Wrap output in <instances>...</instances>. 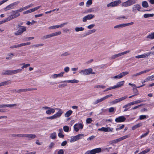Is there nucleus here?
I'll use <instances>...</instances> for the list:
<instances>
[{"label":"nucleus","mask_w":154,"mask_h":154,"mask_svg":"<svg viewBox=\"0 0 154 154\" xmlns=\"http://www.w3.org/2000/svg\"><path fill=\"white\" fill-rule=\"evenodd\" d=\"M130 137V135L129 134H128L127 135H125L124 136L122 137V140L125 139L129 137Z\"/></svg>","instance_id":"nucleus-60"},{"label":"nucleus","mask_w":154,"mask_h":154,"mask_svg":"<svg viewBox=\"0 0 154 154\" xmlns=\"http://www.w3.org/2000/svg\"><path fill=\"white\" fill-rule=\"evenodd\" d=\"M64 72H62L60 73L59 74H57V77H61L63 76L64 74Z\"/></svg>","instance_id":"nucleus-57"},{"label":"nucleus","mask_w":154,"mask_h":154,"mask_svg":"<svg viewBox=\"0 0 154 154\" xmlns=\"http://www.w3.org/2000/svg\"><path fill=\"white\" fill-rule=\"evenodd\" d=\"M22 65H23V66L21 67V68L22 69H23L24 68H26L30 66V64L29 63L25 64L23 63L22 64Z\"/></svg>","instance_id":"nucleus-43"},{"label":"nucleus","mask_w":154,"mask_h":154,"mask_svg":"<svg viewBox=\"0 0 154 154\" xmlns=\"http://www.w3.org/2000/svg\"><path fill=\"white\" fill-rule=\"evenodd\" d=\"M10 82L9 80L5 81L0 83L1 86L6 85L10 83Z\"/></svg>","instance_id":"nucleus-31"},{"label":"nucleus","mask_w":154,"mask_h":154,"mask_svg":"<svg viewBox=\"0 0 154 154\" xmlns=\"http://www.w3.org/2000/svg\"><path fill=\"white\" fill-rule=\"evenodd\" d=\"M154 15V14H145L143 15L144 18H146L149 17H152Z\"/></svg>","instance_id":"nucleus-38"},{"label":"nucleus","mask_w":154,"mask_h":154,"mask_svg":"<svg viewBox=\"0 0 154 154\" xmlns=\"http://www.w3.org/2000/svg\"><path fill=\"white\" fill-rule=\"evenodd\" d=\"M96 30L95 29L89 30L86 32L85 33V34L84 35V36L85 37L89 35L90 34L94 33L95 32H96Z\"/></svg>","instance_id":"nucleus-26"},{"label":"nucleus","mask_w":154,"mask_h":154,"mask_svg":"<svg viewBox=\"0 0 154 154\" xmlns=\"http://www.w3.org/2000/svg\"><path fill=\"white\" fill-rule=\"evenodd\" d=\"M147 57H148L149 55H154V52L151 51L147 53L146 54Z\"/></svg>","instance_id":"nucleus-52"},{"label":"nucleus","mask_w":154,"mask_h":154,"mask_svg":"<svg viewBox=\"0 0 154 154\" xmlns=\"http://www.w3.org/2000/svg\"><path fill=\"white\" fill-rule=\"evenodd\" d=\"M12 74L14 75L21 72L22 71V69H19L16 70H12Z\"/></svg>","instance_id":"nucleus-33"},{"label":"nucleus","mask_w":154,"mask_h":154,"mask_svg":"<svg viewBox=\"0 0 154 154\" xmlns=\"http://www.w3.org/2000/svg\"><path fill=\"white\" fill-rule=\"evenodd\" d=\"M79 73L82 75H85V69L81 70L79 72Z\"/></svg>","instance_id":"nucleus-63"},{"label":"nucleus","mask_w":154,"mask_h":154,"mask_svg":"<svg viewBox=\"0 0 154 154\" xmlns=\"http://www.w3.org/2000/svg\"><path fill=\"white\" fill-rule=\"evenodd\" d=\"M142 6L146 8L149 7V5L147 2L146 1H144L142 2Z\"/></svg>","instance_id":"nucleus-30"},{"label":"nucleus","mask_w":154,"mask_h":154,"mask_svg":"<svg viewBox=\"0 0 154 154\" xmlns=\"http://www.w3.org/2000/svg\"><path fill=\"white\" fill-rule=\"evenodd\" d=\"M95 137V136L94 135H92L91 137H89L88 138H87V140H92L93 139H94Z\"/></svg>","instance_id":"nucleus-54"},{"label":"nucleus","mask_w":154,"mask_h":154,"mask_svg":"<svg viewBox=\"0 0 154 154\" xmlns=\"http://www.w3.org/2000/svg\"><path fill=\"white\" fill-rule=\"evenodd\" d=\"M126 119L124 116H121L116 118L115 119V121L117 123L121 122H124Z\"/></svg>","instance_id":"nucleus-16"},{"label":"nucleus","mask_w":154,"mask_h":154,"mask_svg":"<svg viewBox=\"0 0 154 154\" xmlns=\"http://www.w3.org/2000/svg\"><path fill=\"white\" fill-rule=\"evenodd\" d=\"M84 136L83 134H79L75 136L72 137L70 140V142H72L77 140L79 139H81L82 137Z\"/></svg>","instance_id":"nucleus-6"},{"label":"nucleus","mask_w":154,"mask_h":154,"mask_svg":"<svg viewBox=\"0 0 154 154\" xmlns=\"http://www.w3.org/2000/svg\"><path fill=\"white\" fill-rule=\"evenodd\" d=\"M12 12L13 14L6 18L7 21H9L18 17L20 15V14L18 13L16 10H13Z\"/></svg>","instance_id":"nucleus-4"},{"label":"nucleus","mask_w":154,"mask_h":154,"mask_svg":"<svg viewBox=\"0 0 154 154\" xmlns=\"http://www.w3.org/2000/svg\"><path fill=\"white\" fill-rule=\"evenodd\" d=\"M141 8V7L140 5L136 4L134 5L132 7V11L133 13H136L137 11H140Z\"/></svg>","instance_id":"nucleus-9"},{"label":"nucleus","mask_w":154,"mask_h":154,"mask_svg":"<svg viewBox=\"0 0 154 154\" xmlns=\"http://www.w3.org/2000/svg\"><path fill=\"white\" fill-rule=\"evenodd\" d=\"M70 54L69 52H65L64 53L62 54H61V56H68V55H69Z\"/></svg>","instance_id":"nucleus-48"},{"label":"nucleus","mask_w":154,"mask_h":154,"mask_svg":"<svg viewBox=\"0 0 154 154\" xmlns=\"http://www.w3.org/2000/svg\"><path fill=\"white\" fill-rule=\"evenodd\" d=\"M92 121V120L91 118H89L86 119V122L87 123L89 124Z\"/></svg>","instance_id":"nucleus-49"},{"label":"nucleus","mask_w":154,"mask_h":154,"mask_svg":"<svg viewBox=\"0 0 154 154\" xmlns=\"http://www.w3.org/2000/svg\"><path fill=\"white\" fill-rule=\"evenodd\" d=\"M20 3V2L17 1L7 6L4 8L5 11H7L13 9L15 8L16 6Z\"/></svg>","instance_id":"nucleus-5"},{"label":"nucleus","mask_w":154,"mask_h":154,"mask_svg":"<svg viewBox=\"0 0 154 154\" xmlns=\"http://www.w3.org/2000/svg\"><path fill=\"white\" fill-rule=\"evenodd\" d=\"M75 30L76 32L83 31L84 30V28L82 27H76Z\"/></svg>","instance_id":"nucleus-32"},{"label":"nucleus","mask_w":154,"mask_h":154,"mask_svg":"<svg viewBox=\"0 0 154 154\" xmlns=\"http://www.w3.org/2000/svg\"><path fill=\"white\" fill-rule=\"evenodd\" d=\"M61 32L60 31H58L57 32H56L54 33H51L52 37H54L58 35L61 34Z\"/></svg>","instance_id":"nucleus-36"},{"label":"nucleus","mask_w":154,"mask_h":154,"mask_svg":"<svg viewBox=\"0 0 154 154\" xmlns=\"http://www.w3.org/2000/svg\"><path fill=\"white\" fill-rule=\"evenodd\" d=\"M151 70L150 69H146L144 71H142L139 72H138L136 74H133L132 75L131 77L132 78H134V77L138 76V75H140L141 74L143 73H146L149 71Z\"/></svg>","instance_id":"nucleus-17"},{"label":"nucleus","mask_w":154,"mask_h":154,"mask_svg":"<svg viewBox=\"0 0 154 154\" xmlns=\"http://www.w3.org/2000/svg\"><path fill=\"white\" fill-rule=\"evenodd\" d=\"M133 24V22H131L127 23L121 24L115 26H114V28L115 29H120L121 28L124 27L126 26L132 25Z\"/></svg>","instance_id":"nucleus-7"},{"label":"nucleus","mask_w":154,"mask_h":154,"mask_svg":"<svg viewBox=\"0 0 154 154\" xmlns=\"http://www.w3.org/2000/svg\"><path fill=\"white\" fill-rule=\"evenodd\" d=\"M129 73L128 72H124L113 77L114 79H120Z\"/></svg>","instance_id":"nucleus-14"},{"label":"nucleus","mask_w":154,"mask_h":154,"mask_svg":"<svg viewBox=\"0 0 154 154\" xmlns=\"http://www.w3.org/2000/svg\"><path fill=\"white\" fill-rule=\"evenodd\" d=\"M67 85V84H63L61 85H60L58 86V87L59 88H60L61 87H64Z\"/></svg>","instance_id":"nucleus-61"},{"label":"nucleus","mask_w":154,"mask_h":154,"mask_svg":"<svg viewBox=\"0 0 154 154\" xmlns=\"http://www.w3.org/2000/svg\"><path fill=\"white\" fill-rule=\"evenodd\" d=\"M135 57L137 58H147V57L146 53H144L140 55L136 56Z\"/></svg>","instance_id":"nucleus-29"},{"label":"nucleus","mask_w":154,"mask_h":154,"mask_svg":"<svg viewBox=\"0 0 154 154\" xmlns=\"http://www.w3.org/2000/svg\"><path fill=\"white\" fill-rule=\"evenodd\" d=\"M94 16L92 14H88L83 17L82 18V21L83 22H86L87 20H90L94 18Z\"/></svg>","instance_id":"nucleus-13"},{"label":"nucleus","mask_w":154,"mask_h":154,"mask_svg":"<svg viewBox=\"0 0 154 154\" xmlns=\"http://www.w3.org/2000/svg\"><path fill=\"white\" fill-rule=\"evenodd\" d=\"M58 28V25H55V26H51L49 27L48 28V29H55L56 28Z\"/></svg>","instance_id":"nucleus-46"},{"label":"nucleus","mask_w":154,"mask_h":154,"mask_svg":"<svg viewBox=\"0 0 154 154\" xmlns=\"http://www.w3.org/2000/svg\"><path fill=\"white\" fill-rule=\"evenodd\" d=\"M137 1V0H128L122 2L121 6L122 7H129L135 4Z\"/></svg>","instance_id":"nucleus-3"},{"label":"nucleus","mask_w":154,"mask_h":154,"mask_svg":"<svg viewBox=\"0 0 154 154\" xmlns=\"http://www.w3.org/2000/svg\"><path fill=\"white\" fill-rule=\"evenodd\" d=\"M83 125L81 123L76 124L74 126V130L76 132L79 131V129H82Z\"/></svg>","instance_id":"nucleus-12"},{"label":"nucleus","mask_w":154,"mask_h":154,"mask_svg":"<svg viewBox=\"0 0 154 154\" xmlns=\"http://www.w3.org/2000/svg\"><path fill=\"white\" fill-rule=\"evenodd\" d=\"M36 137V135L34 134H26L25 135V137L29 138V140H31L34 139Z\"/></svg>","instance_id":"nucleus-23"},{"label":"nucleus","mask_w":154,"mask_h":154,"mask_svg":"<svg viewBox=\"0 0 154 154\" xmlns=\"http://www.w3.org/2000/svg\"><path fill=\"white\" fill-rule=\"evenodd\" d=\"M124 82L125 81H122L118 82L116 85L113 86L114 89L122 87L123 85Z\"/></svg>","instance_id":"nucleus-21"},{"label":"nucleus","mask_w":154,"mask_h":154,"mask_svg":"<svg viewBox=\"0 0 154 154\" xmlns=\"http://www.w3.org/2000/svg\"><path fill=\"white\" fill-rule=\"evenodd\" d=\"M92 4V0H88L87 2L86 5H90Z\"/></svg>","instance_id":"nucleus-58"},{"label":"nucleus","mask_w":154,"mask_h":154,"mask_svg":"<svg viewBox=\"0 0 154 154\" xmlns=\"http://www.w3.org/2000/svg\"><path fill=\"white\" fill-rule=\"evenodd\" d=\"M94 88H106V86L103 85H97L94 87Z\"/></svg>","instance_id":"nucleus-59"},{"label":"nucleus","mask_w":154,"mask_h":154,"mask_svg":"<svg viewBox=\"0 0 154 154\" xmlns=\"http://www.w3.org/2000/svg\"><path fill=\"white\" fill-rule=\"evenodd\" d=\"M26 134H17V137H25Z\"/></svg>","instance_id":"nucleus-55"},{"label":"nucleus","mask_w":154,"mask_h":154,"mask_svg":"<svg viewBox=\"0 0 154 154\" xmlns=\"http://www.w3.org/2000/svg\"><path fill=\"white\" fill-rule=\"evenodd\" d=\"M150 150V148H148L145 149L144 150L142 151L139 154H145L149 152Z\"/></svg>","instance_id":"nucleus-35"},{"label":"nucleus","mask_w":154,"mask_h":154,"mask_svg":"<svg viewBox=\"0 0 154 154\" xmlns=\"http://www.w3.org/2000/svg\"><path fill=\"white\" fill-rule=\"evenodd\" d=\"M107 128H104L103 127L100 128H99L98 130L99 131H102L104 132H107L109 131V130L107 129Z\"/></svg>","instance_id":"nucleus-39"},{"label":"nucleus","mask_w":154,"mask_h":154,"mask_svg":"<svg viewBox=\"0 0 154 154\" xmlns=\"http://www.w3.org/2000/svg\"><path fill=\"white\" fill-rule=\"evenodd\" d=\"M130 52V50H127L125 51H124V52L121 53H119L118 54H117L115 55H114L112 56L111 58L110 59H115L116 58L118 57L119 56H122L123 55L127 53H128Z\"/></svg>","instance_id":"nucleus-10"},{"label":"nucleus","mask_w":154,"mask_h":154,"mask_svg":"<svg viewBox=\"0 0 154 154\" xmlns=\"http://www.w3.org/2000/svg\"><path fill=\"white\" fill-rule=\"evenodd\" d=\"M51 37H52L51 34V33L50 34L47 35H46L43 36L42 38V39L44 40L45 39H47V38H51Z\"/></svg>","instance_id":"nucleus-37"},{"label":"nucleus","mask_w":154,"mask_h":154,"mask_svg":"<svg viewBox=\"0 0 154 154\" xmlns=\"http://www.w3.org/2000/svg\"><path fill=\"white\" fill-rule=\"evenodd\" d=\"M64 131L66 132H68L69 131V128L68 126H65L63 127Z\"/></svg>","instance_id":"nucleus-40"},{"label":"nucleus","mask_w":154,"mask_h":154,"mask_svg":"<svg viewBox=\"0 0 154 154\" xmlns=\"http://www.w3.org/2000/svg\"><path fill=\"white\" fill-rule=\"evenodd\" d=\"M93 69L91 68H89L85 69V75H88L91 74H94L95 73L93 72Z\"/></svg>","instance_id":"nucleus-18"},{"label":"nucleus","mask_w":154,"mask_h":154,"mask_svg":"<svg viewBox=\"0 0 154 154\" xmlns=\"http://www.w3.org/2000/svg\"><path fill=\"white\" fill-rule=\"evenodd\" d=\"M18 30L17 32L14 33V34L16 35H21L23 32L26 30V27L21 26L19 24L17 25Z\"/></svg>","instance_id":"nucleus-2"},{"label":"nucleus","mask_w":154,"mask_h":154,"mask_svg":"<svg viewBox=\"0 0 154 154\" xmlns=\"http://www.w3.org/2000/svg\"><path fill=\"white\" fill-rule=\"evenodd\" d=\"M3 75H12V70H5L2 73Z\"/></svg>","instance_id":"nucleus-25"},{"label":"nucleus","mask_w":154,"mask_h":154,"mask_svg":"<svg viewBox=\"0 0 154 154\" xmlns=\"http://www.w3.org/2000/svg\"><path fill=\"white\" fill-rule=\"evenodd\" d=\"M64 151L63 149H60L58 152L57 154H63Z\"/></svg>","instance_id":"nucleus-64"},{"label":"nucleus","mask_w":154,"mask_h":154,"mask_svg":"<svg viewBox=\"0 0 154 154\" xmlns=\"http://www.w3.org/2000/svg\"><path fill=\"white\" fill-rule=\"evenodd\" d=\"M56 137V134L55 133H54L52 134L51 135V137L52 139H55Z\"/></svg>","instance_id":"nucleus-47"},{"label":"nucleus","mask_w":154,"mask_h":154,"mask_svg":"<svg viewBox=\"0 0 154 154\" xmlns=\"http://www.w3.org/2000/svg\"><path fill=\"white\" fill-rule=\"evenodd\" d=\"M90 151L91 154H95L100 152L101 151V149L100 148H98L92 149Z\"/></svg>","instance_id":"nucleus-19"},{"label":"nucleus","mask_w":154,"mask_h":154,"mask_svg":"<svg viewBox=\"0 0 154 154\" xmlns=\"http://www.w3.org/2000/svg\"><path fill=\"white\" fill-rule=\"evenodd\" d=\"M128 97L127 96H125L119 98L115 99V100L112 101V103L113 104H116L124 100L127 98Z\"/></svg>","instance_id":"nucleus-15"},{"label":"nucleus","mask_w":154,"mask_h":154,"mask_svg":"<svg viewBox=\"0 0 154 154\" xmlns=\"http://www.w3.org/2000/svg\"><path fill=\"white\" fill-rule=\"evenodd\" d=\"M147 38L151 39H154V32L147 36Z\"/></svg>","instance_id":"nucleus-44"},{"label":"nucleus","mask_w":154,"mask_h":154,"mask_svg":"<svg viewBox=\"0 0 154 154\" xmlns=\"http://www.w3.org/2000/svg\"><path fill=\"white\" fill-rule=\"evenodd\" d=\"M55 112V109L53 108H51L50 107L45 112L46 114L48 115H50L51 113H54Z\"/></svg>","instance_id":"nucleus-22"},{"label":"nucleus","mask_w":154,"mask_h":154,"mask_svg":"<svg viewBox=\"0 0 154 154\" xmlns=\"http://www.w3.org/2000/svg\"><path fill=\"white\" fill-rule=\"evenodd\" d=\"M69 70V67L67 66L65 67L64 69V71L66 72H68Z\"/></svg>","instance_id":"nucleus-62"},{"label":"nucleus","mask_w":154,"mask_h":154,"mask_svg":"<svg viewBox=\"0 0 154 154\" xmlns=\"http://www.w3.org/2000/svg\"><path fill=\"white\" fill-rule=\"evenodd\" d=\"M95 26V25L94 24H93L88 26L87 28L88 29H91L93 28Z\"/></svg>","instance_id":"nucleus-53"},{"label":"nucleus","mask_w":154,"mask_h":154,"mask_svg":"<svg viewBox=\"0 0 154 154\" xmlns=\"http://www.w3.org/2000/svg\"><path fill=\"white\" fill-rule=\"evenodd\" d=\"M112 96V94H110L109 95H107L105 97L100 98V99L97 100L96 101H95L94 102V104H97L98 103L108 98L109 97H110Z\"/></svg>","instance_id":"nucleus-11"},{"label":"nucleus","mask_w":154,"mask_h":154,"mask_svg":"<svg viewBox=\"0 0 154 154\" xmlns=\"http://www.w3.org/2000/svg\"><path fill=\"white\" fill-rule=\"evenodd\" d=\"M116 110V109L113 107H111L109 109V112H111Z\"/></svg>","instance_id":"nucleus-51"},{"label":"nucleus","mask_w":154,"mask_h":154,"mask_svg":"<svg viewBox=\"0 0 154 154\" xmlns=\"http://www.w3.org/2000/svg\"><path fill=\"white\" fill-rule=\"evenodd\" d=\"M34 38V37H26L25 38V40L26 41H29L33 39Z\"/></svg>","instance_id":"nucleus-50"},{"label":"nucleus","mask_w":154,"mask_h":154,"mask_svg":"<svg viewBox=\"0 0 154 154\" xmlns=\"http://www.w3.org/2000/svg\"><path fill=\"white\" fill-rule=\"evenodd\" d=\"M44 44H35L33 45L32 46V48H38L39 46H43Z\"/></svg>","instance_id":"nucleus-41"},{"label":"nucleus","mask_w":154,"mask_h":154,"mask_svg":"<svg viewBox=\"0 0 154 154\" xmlns=\"http://www.w3.org/2000/svg\"><path fill=\"white\" fill-rule=\"evenodd\" d=\"M149 133V131H148V132H146L145 133L143 134L140 136V139H142L143 138L146 137V136Z\"/></svg>","instance_id":"nucleus-45"},{"label":"nucleus","mask_w":154,"mask_h":154,"mask_svg":"<svg viewBox=\"0 0 154 154\" xmlns=\"http://www.w3.org/2000/svg\"><path fill=\"white\" fill-rule=\"evenodd\" d=\"M72 111L71 110L67 111L65 114V116L66 117H69L72 113Z\"/></svg>","instance_id":"nucleus-28"},{"label":"nucleus","mask_w":154,"mask_h":154,"mask_svg":"<svg viewBox=\"0 0 154 154\" xmlns=\"http://www.w3.org/2000/svg\"><path fill=\"white\" fill-rule=\"evenodd\" d=\"M153 80H154V75L148 76L146 79V81H148V82Z\"/></svg>","instance_id":"nucleus-34"},{"label":"nucleus","mask_w":154,"mask_h":154,"mask_svg":"<svg viewBox=\"0 0 154 154\" xmlns=\"http://www.w3.org/2000/svg\"><path fill=\"white\" fill-rule=\"evenodd\" d=\"M58 111L57 113L52 116L46 117L47 119H54L60 117L63 113V110L60 109H56Z\"/></svg>","instance_id":"nucleus-1"},{"label":"nucleus","mask_w":154,"mask_h":154,"mask_svg":"<svg viewBox=\"0 0 154 154\" xmlns=\"http://www.w3.org/2000/svg\"><path fill=\"white\" fill-rule=\"evenodd\" d=\"M79 82V81L76 79H73L72 80H69L62 81L61 82H67L70 83H78Z\"/></svg>","instance_id":"nucleus-24"},{"label":"nucleus","mask_w":154,"mask_h":154,"mask_svg":"<svg viewBox=\"0 0 154 154\" xmlns=\"http://www.w3.org/2000/svg\"><path fill=\"white\" fill-rule=\"evenodd\" d=\"M35 89L33 88H27V89H20L16 91L17 93H20L21 92H25L29 91L34 90Z\"/></svg>","instance_id":"nucleus-20"},{"label":"nucleus","mask_w":154,"mask_h":154,"mask_svg":"<svg viewBox=\"0 0 154 154\" xmlns=\"http://www.w3.org/2000/svg\"><path fill=\"white\" fill-rule=\"evenodd\" d=\"M59 133L58 134V136L60 138H63L64 137V135L63 134V131L62 128H60L59 130Z\"/></svg>","instance_id":"nucleus-27"},{"label":"nucleus","mask_w":154,"mask_h":154,"mask_svg":"<svg viewBox=\"0 0 154 154\" xmlns=\"http://www.w3.org/2000/svg\"><path fill=\"white\" fill-rule=\"evenodd\" d=\"M128 19L127 16H125L123 15L120 16L118 18V19L119 20L121 19Z\"/></svg>","instance_id":"nucleus-42"},{"label":"nucleus","mask_w":154,"mask_h":154,"mask_svg":"<svg viewBox=\"0 0 154 154\" xmlns=\"http://www.w3.org/2000/svg\"><path fill=\"white\" fill-rule=\"evenodd\" d=\"M121 3V1L120 0L116 1L110 3L107 5V6L109 7H116L118 6L120 3Z\"/></svg>","instance_id":"nucleus-8"},{"label":"nucleus","mask_w":154,"mask_h":154,"mask_svg":"<svg viewBox=\"0 0 154 154\" xmlns=\"http://www.w3.org/2000/svg\"><path fill=\"white\" fill-rule=\"evenodd\" d=\"M146 118V116L144 115H142L140 116H139V119L140 120H142Z\"/></svg>","instance_id":"nucleus-56"}]
</instances>
